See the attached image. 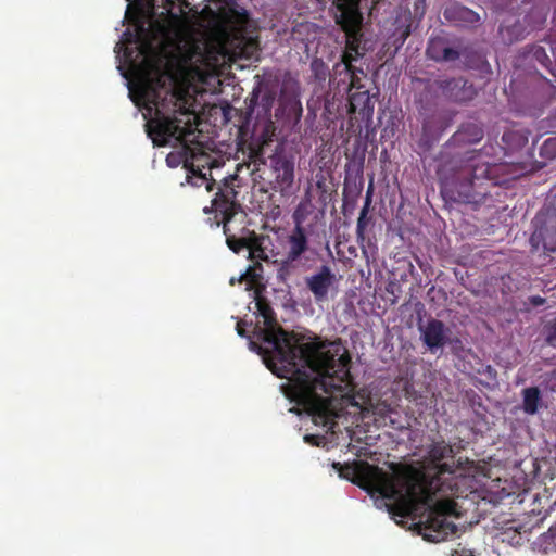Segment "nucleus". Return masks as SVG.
Wrapping results in <instances>:
<instances>
[{
  "label": "nucleus",
  "instance_id": "nucleus-19",
  "mask_svg": "<svg viewBox=\"0 0 556 556\" xmlns=\"http://www.w3.org/2000/svg\"><path fill=\"white\" fill-rule=\"evenodd\" d=\"M245 324H247V321H239L237 324V331H238L239 336L243 337L245 334L244 329H243V325H245Z\"/></svg>",
  "mask_w": 556,
  "mask_h": 556
},
{
  "label": "nucleus",
  "instance_id": "nucleus-5",
  "mask_svg": "<svg viewBox=\"0 0 556 556\" xmlns=\"http://www.w3.org/2000/svg\"><path fill=\"white\" fill-rule=\"evenodd\" d=\"M305 281L315 300L320 302L328 299L329 293L334 289L337 279L328 267H321L306 277Z\"/></svg>",
  "mask_w": 556,
  "mask_h": 556
},
{
  "label": "nucleus",
  "instance_id": "nucleus-16",
  "mask_svg": "<svg viewBox=\"0 0 556 556\" xmlns=\"http://www.w3.org/2000/svg\"><path fill=\"white\" fill-rule=\"evenodd\" d=\"M279 178L287 185L290 186L293 180V169L289 164L283 165V173L279 175Z\"/></svg>",
  "mask_w": 556,
  "mask_h": 556
},
{
  "label": "nucleus",
  "instance_id": "nucleus-21",
  "mask_svg": "<svg viewBox=\"0 0 556 556\" xmlns=\"http://www.w3.org/2000/svg\"><path fill=\"white\" fill-rule=\"evenodd\" d=\"M230 283L233 285L235 283V278H231L230 279Z\"/></svg>",
  "mask_w": 556,
  "mask_h": 556
},
{
  "label": "nucleus",
  "instance_id": "nucleus-1",
  "mask_svg": "<svg viewBox=\"0 0 556 556\" xmlns=\"http://www.w3.org/2000/svg\"><path fill=\"white\" fill-rule=\"evenodd\" d=\"M127 1L125 20L132 29L115 47L117 68L153 143L178 148L167 155L168 165L189 167L193 94L227 64L254 58L257 42L210 7L197 11L180 0Z\"/></svg>",
  "mask_w": 556,
  "mask_h": 556
},
{
  "label": "nucleus",
  "instance_id": "nucleus-13",
  "mask_svg": "<svg viewBox=\"0 0 556 556\" xmlns=\"http://www.w3.org/2000/svg\"><path fill=\"white\" fill-rule=\"evenodd\" d=\"M458 14L462 20H464L465 22H467L469 24H473L479 21V15L477 13H475L473 11L466 9V8L459 9Z\"/></svg>",
  "mask_w": 556,
  "mask_h": 556
},
{
  "label": "nucleus",
  "instance_id": "nucleus-15",
  "mask_svg": "<svg viewBox=\"0 0 556 556\" xmlns=\"http://www.w3.org/2000/svg\"><path fill=\"white\" fill-rule=\"evenodd\" d=\"M542 154H549L553 156L556 153V138L547 139L542 148H541Z\"/></svg>",
  "mask_w": 556,
  "mask_h": 556
},
{
  "label": "nucleus",
  "instance_id": "nucleus-10",
  "mask_svg": "<svg viewBox=\"0 0 556 556\" xmlns=\"http://www.w3.org/2000/svg\"><path fill=\"white\" fill-rule=\"evenodd\" d=\"M212 211L223 214L224 219L228 222L235 213L233 203L225 200L222 195H217L212 202Z\"/></svg>",
  "mask_w": 556,
  "mask_h": 556
},
{
  "label": "nucleus",
  "instance_id": "nucleus-20",
  "mask_svg": "<svg viewBox=\"0 0 556 556\" xmlns=\"http://www.w3.org/2000/svg\"><path fill=\"white\" fill-rule=\"evenodd\" d=\"M343 60H344L346 66L349 67V63L351 61V54H345Z\"/></svg>",
  "mask_w": 556,
  "mask_h": 556
},
{
  "label": "nucleus",
  "instance_id": "nucleus-18",
  "mask_svg": "<svg viewBox=\"0 0 556 556\" xmlns=\"http://www.w3.org/2000/svg\"><path fill=\"white\" fill-rule=\"evenodd\" d=\"M452 556H472L470 551L462 549V551H455Z\"/></svg>",
  "mask_w": 556,
  "mask_h": 556
},
{
  "label": "nucleus",
  "instance_id": "nucleus-14",
  "mask_svg": "<svg viewBox=\"0 0 556 556\" xmlns=\"http://www.w3.org/2000/svg\"><path fill=\"white\" fill-rule=\"evenodd\" d=\"M363 100L364 101H368L369 100V97H368L367 92L351 94V97H350L351 110L352 111H356L359 102L363 101Z\"/></svg>",
  "mask_w": 556,
  "mask_h": 556
},
{
  "label": "nucleus",
  "instance_id": "nucleus-11",
  "mask_svg": "<svg viewBox=\"0 0 556 556\" xmlns=\"http://www.w3.org/2000/svg\"><path fill=\"white\" fill-rule=\"evenodd\" d=\"M187 181L195 187H201L205 184L206 190H212V184L208 182L206 174L202 173L199 168L195 169L193 164H191V175L187 176Z\"/></svg>",
  "mask_w": 556,
  "mask_h": 556
},
{
  "label": "nucleus",
  "instance_id": "nucleus-8",
  "mask_svg": "<svg viewBox=\"0 0 556 556\" xmlns=\"http://www.w3.org/2000/svg\"><path fill=\"white\" fill-rule=\"evenodd\" d=\"M227 244L235 252L247 250L249 257L263 258V250L255 247L254 244L248 243L244 239H238L233 236H228Z\"/></svg>",
  "mask_w": 556,
  "mask_h": 556
},
{
  "label": "nucleus",
  "instance_id": "nucleus-7",
  "mask_svg": "<svg viewBox=\"0 0 556 556\" xmlns=\"http://www.w3.org/2000/svg\"><path fill=\"white\" fill-rule=\"evenodd\" d=\"M307 249V239L302 228L296 227L288 238L287 263L296 261Z\"/></svg>",
  "mask_w": 556,
  "mask_h": 556
},
{
  "label": "nucleus",
  "instance_id": "nucleus-4",
  "mask_svg": "<svg viewBox=\"0 0 556 556\" xmlns=\"http://www.w3.org/2000/svg\"><path fill=\"white\" fill-rule=\"evenodd\" d=\"M358 2L359 0H337V8L340 12L337 21L350 39L356 38L362 23Z\"/></svg>",
  "mask_w": 556,
  "mask_h": 556
},
{
  "label": "nucleus",
  "instance_id": "nucleus-9",
  "mask_svg": "<svg viewBox=\"0 0 556 556\" xmlns=\"http://www.w3.org/2000/svg\"><path fill=\"white\" fill-rule=\"evenodd\" d=\"M540 392L536 388H528L523 391V409L528 414H535L539 408Z\"/></svg>",
  "mask_w": 556,
  "mask_h": 556
},
{
  "label": "nucleus",
  "instance_id": "nucleus-17",
  "mask_svg": "<svg viewBox=\"0 0 556 556\" xmlns=\"http://www.w3.org/2000/svg\"><path fill=\"white\" fill-rule=\"evenodd\" d=\"M304 440L307 442V443H312V444H315V445H319L320 444V440L321 438L319 435H305L304 437Z\"/></svg>",
  "mask_w": 556,
  "mask_h": 556
},
{
  "label": "nucleus",
  "instance_id": "nucleus-3",
  "mask_svg": "<svg viewBox=\"0 0 556 556\" xmlns=\"http://www.w3.org/2000/svg\"><path fill=\"white\" fill-rule=\"evenodd\" d=\"M452 454V448L438 443L429 452L428 459L419 467L386 464L382 467L363 460L353 463H333V469L341 478L358 484L371 495L378 494L386 501L388 510L397 516L417 514L424 509L421 523L422 535L428 541L439 542L455 527L448 518L456 514L455 504L450 498L434 500L435 492L441 491V473L450 471V466L440 462Z\"/></svg>",
  "mask_w": 556,
  "mask_h": 556
},
{
  "label": "nucleus",
  "instance_id": "nucleus-6",
  "mask_svg": "<svg viewBox=\"0 0 556 556\" xmlns=\"http://www.w3.org/2000/svg\"><path fill=\"white\" fill-rule=\"evenodd\" d=\"M420 329L425 344L432 352H434L439 348H442L447 341L448 330L444 327V325L441 321L431 320Z\"/></svg>",
  "mask_w": 556,
  "mask_h": 556
},
{
  "label": "nucleus",
  "instance_id": "nucleus-2",
  "mask_svg": "<svg viewBox=\"0 0 556 556\" xmlns=\"http://www.w3.org/2000/svg\"><path fill=\"white\" fill-rule=\"evenodd\" d=\"M261 268L249 267L239 282L247 291H254L256 321L255 336L263 345L257 346L267 368L288 381L281 390L291 402L303 406L315 425L327 430L344 409L354 408L362 419L372 418L386 424L390 407L374 399L363 389L352 394L348 350L337 341L299 343L294 336L283 331L275 321L268 304L260 296Z\"/></svg>",
  "mask_w": 556,
  "mask_h": 556
},
{
  "label": "nucleus",
  "instance_id": "nucleus-12",
  "mask_svg": "<svg viewBox=\"0 0 556 556\" xmlns=\"http://www.w3.org/2000/svg\"><path fill=\"white\" fill-rule=\"evenodd\" d=\"M540 546L545 553L556 552V531L549 530L540 539Z\"/></svg>",
  "mask_w": 556,
  "mask_h": 556
}]
</instances>
